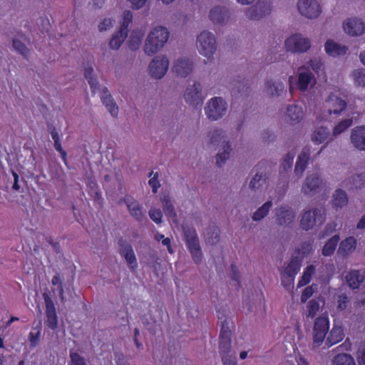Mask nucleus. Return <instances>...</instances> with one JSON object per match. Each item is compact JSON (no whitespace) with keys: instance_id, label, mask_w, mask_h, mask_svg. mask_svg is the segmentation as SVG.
Instances as JSON below:
<instances>
[{"instance_id":"f257e3e1","label":"nucleus","mask_w":365,"mask_h":365,"mask_svg":"<svg viewBox=\"0 0 365 365\" xmlns=\"http://www.w3.org/2000/svg\"><path fill=\"white\" fill-rule=\"evenodd\" d=\"M170 33L163 26L155 27L148 34L145 41L144 51L146 54L151 56L157 53L168 40Z\"/></svg>"},{"instance_id":"f03ea898","label":"nucleus","mask_w":365,"mask_h":365,"mask_svg":"<svg viewBox=\"0 0 365 365\" xmlns=\"http://www.w3.org/2000/svg\"><path fill=\"white\" fill-rule=\"evenodd\" d=\"M218 324L220 325L219 349L222 356H230L228 354L231 349L232 331L230 327V319L224 314V311L217 310Z\"/></svg>"},{"instance_id":"7ed1b4c3","label":"nucleus","mask_w":365,"mask_h":365,"mask_svg":"<svg viewBox=\"0 0 365 365\" xmlns=\"http://www.w3.org/2000/svg\"><path fill=\"white\" fill-rule=\"evenodd\" d=\"M183 236L186 247L193 261L199 264L202 259V253L196 230L191 227H183Z\"/></svg>"},{"instance_id":"20e7f679","label":"nucleus","mask_w":365,"mask_h":365,"mask_svg":"<svg viewBox=\"0 0 365 365\" xmlns=\"http://www.w3.org/2000/svg\"><path fill=\"white\" fill-rule=\"evenodd\" d=\"M293 76L289 78V90L291 93H293L294 89L304 92L308 89L312 83H316L314 75L309 70V68L306 66H302L298 68L297 80L295 83H293Z\"/></svg>"},{"instance_id":"39448f33","label":"nucleus","mask_w":365,"mask_h":365,"mask_svg":"<svg viewBox=\"0 0 365 365\" xmlns=\"http://www.w3.org/2000/svg\"><path fill=\"white\" fill-rule=\"evenodd\" d=\"M197 47L200 53L207 56L210 60L216 51V41L215 36L208 31H202L197 38Z\"/></svg>"},{"instance_id":"423d86ee","label":"nucleus","mask_w":365,"mask_h":365,"mask_svg":"<svg viewBox=\"0 0 365 365\" xmlns=\"http://www.w3.org/2000/svg\"><path fill=\"white\" fill-rule=\"evenodd\" d=\"M227 103L224 99L220 97H214L205 108V113L207 118L211 120H217L221 118L226 112Z\"/></svg>"},{"instance_id":"0eeeda50","label":"nucleus","mask_w":365,"mask_h":365,"mask_svg":"<svg viewBox=\"0 0 365 365\" xmlns=\"http://www.w3.org/2000/svg\"><path fill=\"white\" fill-rule=\"evenodd\" d=\"M329 329V319L327 315L317 317L313 327V342L320 346L324 341Z\"/></svg>"},{"instance_id":"6e6552de","label":"nucleus","mask_w":365,"mask_h":365,"mask_svg":"<svg viewBox=\"0 0 365 365\" xmlns=\"http://www.w3.org/2000/svg\"><path fill=\"white\" fill-rule=\"evenodd\" d=\"M325 220V214L318 208L304 211L300 220L302 230L308 231L318 222L322 225Z\"/></svg>"},{"instance_id":"1a4fd4ad","label":"nucleus","mask_w":365,"mask_h":365,"mask_svg":"<svg viewBox=\"0 0 365 365\" xmlns=\"http://www.w3.org/2000/svg\"><path fill=\"white\" fill-rule=\"evenodd\" d=\"M287 51L304 53L309 49L311 43L309 38H304L301 34H293L285 41Z\"/></svg>"},{"instance_id":"9d476101","label":"nucleus","mask_w":365,"mask_h":365,"mask_svg":"<svg viewBox=\"0 0 365 365\" xmlns=\"http://www.w3.org/2000/svg\"><path fill=\"white\" fill-rule=\"evenodd\" d=\"M299 12L308 19H316L322 12V8L316 0H299L297 4Z\"/></svg>"},{"instance_id":"9b49d317","label":"nucleus","mask_w":365,"mask_h":365,"mask_svg":"<svg viewBox=\"0 0 365 365\" xmlns=\"http://www.w3.org/2000/svg\"><path fill=\"white\" fill-rule=\"evenodd\" d=\"M169 66V61L166 56H156L149 65V73L151 77L160 79L167 72Z\"/></svg>"},{"instance_id":"f8f14e48","label":"nucleus","mask_w":365,"mask_h":365,"mask_svg":"<svg viewBox=\"0 0 365 365\" xmlns=\"http://www.w3.org/2000/svg\"><path fill=\"white\" fill-rule=\"evenodd\" d=\"M185 101L195 107L201 106L205 97L202 94V86L198 82H195L193 86H188L185 92Z\"/></svg>"},{"instance_id":"ddd939ff","label":"nucleus","mask_w":365,"mask_h":365,"mask_svg":"<svg viewBox=\"0 0 365 365\" xmlns=\"http://www.w3.org/2000/svg\"><path fill=\"white\" fill-rule=\"evenodd\" d=\"M119 252L123 257L129 268L135 272L138 268V262L132 246L123 238L118 240Z\"/></svg>"},{"instance_id":"4468645a","label":"nucleus","mask_w":365,"mask_h":365,"mask_svg":"<svg viewBox=\"0 0 365 365\" xmlns=\"http://www.w3.org/2000/svg\"><path fill=\"white\" fill-rule=\"evenodd\" d=\"M271 12L269 2L258 0L256 4L247 11V16L252 20H259Z\"/></svg>"},{"instance_id":"2eb2a0df","label":"nucleus","mask_w":365,"mask_h":365,"mask_svg":"<svg viewBox=\"0 0 365 365\" xmlns=\"http://www.w3.org/2000/svg\"><path fill=\"white\" fill-rule=\"evenodd\" d=\"M123 202L126 205L128 210L133 217L138 222H141L143 220L144 215L142 207L140 205L139 202L134 199V197L127 195L120 199L118 204L120 205Z\"/></svg>"},{"instance_id":"dca6fc26","label":"nucleus","mask_w":365,"mask_h":365,"mask_svg":"<svg viewBox=\"0 0 365 365\" xmlns=\"http://www.w3.org/2000/svg\"><path fill=\"white\" fill-rule=\"evenodd\" d=\"M343 28L349 35L357 36L364 33L365 24L360 19L350 18L344 22Z\"/></svg>"},{"instance_id":"f3484780","label":"nucleus","mask_w":365,"mask_h":365,"mask_svg":"<svg viewBox=\"0 0 365 365\" xmlns=\"http://www.w3.org/2000/svg\"><path fill=\"white\" fill-rule=\"evenodd\" d=\"M275 216L278 225H285L292 222L295 213L288 205H283L276 209Z\"/></svg>"},{"instance_id":"a211bd4d","label":"nucleus","mask_w":365,"mask_h":365,"mask_svg":"<svg viewBox=\"0 0 365 365\" xmlns=\"http://www.w3.org/2000/svg\"><path fill=\"white\" fill-rule=\"evenodd\" d=\"M44 300L46 304V324L49 329L54 330L57 328L58 325V317L56 315V307L53 301L48 295L44 296Z\"/></svg>"},{"instance_id":"6ab92c4d","label":"nucleus","mask_w":365,"mask_h":365,"mask_svg":"<svg viewBox=\"0 0 365 365\" xmlns=\"http://www.w3.org/2000/svg\"><path fill=\"white\" fill-rule=\"evenodd\" d=\"M327 108L330 115H339L346 108L347 103L344 100L334 94H330L326 100Z\"/></svg>"},{"instance_id":"aec40b11","label":"nucleus","mask_w":365,"mask_h":365,"mask_svg":"<svg viewBox=\"0 0 365 365\" xmlns=\"http://www.w3.org/2000/svg\"><path fill=\"white\" fill-rule=\"evenodd\" d=\"M350 140L354 147L365 150V125L356 126L351 130Z\"/></svg>"},{"instance_id":"412c9836","label":"nucleus","mask_w":365,"mask_h":365,"mask_svg":"<svg viewBox=\"0 0 365 365\" xmlns=\"http://www.w3.org/2000/svg\"><path fill=\"white\" fill-rule=\"evenodd\" d=\"M322 184V180L317 174H312L307 177L302 190L305 195H312L319 191Z\"/></svg>"},{"instance_id":"4be33fe9","label":"nucleus","mask_w":365,"mask_h":365,"mask_svg":"<svg viewBox=\"0 0 365 365\" xmlns=\"http://www.w3.org/2000/svg\"><path fill=\"white\" fill-rule=\"evenodd\" d=\"M356 240L354 237H348L340 242L337 254L343 259L346 258L356 250Z\"/></svg>"},{"instance_id":"5701e85b","label":"nucleus","mask_w":365,"mask_h":365,"mask_svg":"<svg viewBox=\"0 0 365 365\" xmlns=\"http://www.w3.org/2000/svg\"><path fill=\"white\" fill-rule=\"evenodd\" d=\"M100 97L103 104L105 105L110 115L113 117H116L118 114V107L107 88L105 87L102 89Z\"/></svg>"},{"instance_id":"b1692460","label":"nucleus","mask_w":365,"mask_h":365,"mask_svg":"<svg viewBox=\"0 0 365 365\" xmlns=\"http://www.w3.org/2000/svg\"><path fill=\"white\" fill-rule=\"evenodd\" d=\"M302 259L299 256H292L290 262L285 267L282 274L287 275L289 282H294L295 276L300 270Z\"/></svg>"},{"instance_id":"393cba45","label":"nucleus","mask_w":365,"mask_h":365,"mask_svg":"<svg viewBox=\"0 0 365 365\" xmlns=\"http://www.w3.org/2000/svg\"><path fill=\"white\" fill-rule=\"evenodd\" d=\"M193 63L188 58H181L178 59L173 66V71L177 76L186 77L192 71Z\"/></svg>"},{"instance_id":"a878e982","label":"nucleus","mask_w":365,"mask_h":365,"mask_svg":"<svg viewBox=\"0 0 365 365\" xmlns=\"http://www.w3.org/2000/svg\"><path fill=\"white\" fill-rule=\"evenodd\" d=\"M326 53L332 57H336L339 56H344L348 50L345 46H341L340 44L335 43L332 40H328L324 46Z\"/></svg>"},{"instance_id":"bb28decb","label":"nucleus","mask_w":365,"mask_h":365,"mask_svg":"<svg viewBox=\"0 0 365 365\" xmlns=\"http://www.w3.org/2000/svg\"><path fill=\"white\" fill-rule=\"evenodd\" d=\"M310 156V149L304 148L298 156L296 162L294 173L297 175L301 176L305 170Z\"/></svg>"},{"instance_id":"cd10ccee","label":"nucleus","mask_w":365,"mask_h":365,"mask_svg":"<svg viewBox=\"0 0 365 365\" xmlns=\"http://www.w3.org/2000/svg\"><path fill=\"white\" fill-rule=\"evenodd\" d=\"M209 16L213 23L221 24L228 19V10L225 6H215L210 10Z\"/></svg>"},{"instance_id":"c85d7f7f","label":"nucleus","mask_w":365,"mask_h":365,"mask_svg":"<svg viewBox=\"0 0 365 365\" xmlns=\"http://www.w3.org/2000/svg\"><path fill=\"white\" fill-rule=\"evenodd\" d=\"M347 284L352 289H358L361 284L364 282L365 276L361 274L359 270H353L349 272L345 277Z\"/></svg>"},{"instance_id":"c756f323","label":"nucleus","mask_w":365,"mask_h":365,"mask_svg":"<svg viewBox=\"0 0 365 365\" xmlns=\"http://www.w3.org/2000/svg\"><path fill=\"white\" fill-rule=\"evenodd\" d=\"M344 337V332L343 328L341 327H334L327 336L326 345L330 347L342 341Z\"/></svg>"},{"instance_id":"7c9ffc66","label":"nucleus","mask_w":365,"mask_h":365,"mask_svg":"<svg viewBox=\"0 0 365 365\" xmlns=\"http://www.w3.org/2000/svg\"><path fill=\"white\" fill-rule=\"evenodd\" d=\"M365 175L364 174L356 175L351 177V179H346L343 181L342 185L349 190L360 188L364 183Z\"/></svg>"},{"instance_id":"2f4dec72","label":"nucleus","mask_w":365,"mask_h":365,"mask_svg":"<svg viewBox=\"0 0 365 365\" xmlns=\"http://www.w3.org/2000/svg\"><path fill=\"white\" fill-rule=\"evenodd\" d=\"M339 240L340 237L339 235L332 236L324 245L322 250V255L324 257L331 256L336 250Z\"/></svg>"},{"instance_id":"473e14b6","label":"nucleus","mask_w":365,"mask_h":365,"mask_svg":"<svg viewBox=\"0 0 365 365\" xmlns=\"http://www.w3.org/2000/svg\"><path fill=\"white\" fill-rule=\"evenodd\" d=\"M287 113L293 123L299 122L304 116L302 108L296 105L289 106L287 108Z\"/></svg>"},{"instance_id":"72a5a7b5","label":"nucleus","mask_w":365,"mask_h":365,"mask_svg":"<svg viewBox=\"0 0 365 365\" xmlns=\"http://www.w3.org/2000/svg\"><path fill=\"white\" fill-rule=\"evenodd\" d=\"M347 202L348 197L346 192L341 189L336 190L333 195V207L335 208L342 207L346 205Z\"/></svg>"},{"instance_id":"f704fd0d","label":"nucleus","mask_w":365,"mask_h":365,"mask_svg":"<svg viewBox=\"0 0 365 365\" xmlns=\"http://www.w3.org/2000/svg\"><path fill=\"white\" fill-rule=\"evenodd\" d=\"M330 133L327 128L320 127L314 130L312 140L317 145L324 143L329 137Z\"/></svg>"},{"instance_id":"c9c22d12","label":"nucleus","mask_w":365,"mask_h":365,"mask_svg":"<svg viewBox=\"0 0 365 365\" xmlns=\"http://www.w3.org/2000/svg\"><path fill=\"white\" fill-rule=\"evenodd\" d=\"M93 69L92 65H88L84 68V76L90 85L91 91L95 93L97 89L99 88V84L97 79L93 75Z\"/></svg>"},{"instance_id":"e433bc0d","label":"nucleus","mask_w":365,"mask_h":365,"mask_svg":"<svg viewBox=\"0 0 365 365\" xmlns=\"http://www.w3.org/2000/svg\"><path fill=\"white\" fill-rule=\"evenodd\" d=\"M315 273V267L312 264L307 266L298 282V287H304L308 284L312 279V277Z\"/></svg>"},{"instance_id":"4c0bfd02","label":"nucleus","mask_w":365,"mask_h":365,"mask_svg":"<svg viewBox=\"0 0 365 365\" xmlns=\"http://www.w3.org/2000/svg\"><path fill=\"white\" fill-rule=\"evenodd\" d=\"M332 365H356L354 358L347 354H339L334 356Z\"/></svg>"},{"instance_id":"58836bf2","label":"nucleus","mask_w":365,"mask_h":365,"mask_svg":"<svg viewBox=\"0 0 365 365\" xmlns=\"http://www.w3.org/2000/svg\"><path fill=\"white\" fill-rule=\"evenodd\" d=\"M272 205V201H267L254 212L252 219L255 221H259L263 219L269 212Z\"/></svg>"},{"instance_id":"ea45409f","label":"nucleus","mask_w":365,"mask_h":365,"mask_svg":"<svg viewBox=\"0 0 365 365\" xmlns=\"http://www.w3.org/2000/svg\"><path fill=\"white\" fill-rule=\"evenodd\" d=\"M220 231L217 227L213 226L207 228L206 232V241L210 245H215L220 239Z\"/></svg>"},{"instance_id":"a19ab883","label":"nucleus","mask_w":365,"mask_h":365,"mask_svg":"<svg viewBox=\"0 0 365 365\" xmlns=\"http://www.w3.org/2000/svg\"><path fill=\"white\" fill-rule=\"evenodd\" d=\"M306 66L309 68V70H312L315 74L319 77L321 75H324V65L321 60L317 58H312L309 61Z\"/></svg>"},{"instance_id":"79ce46f5","label":"nucleus","mask_w":365,"mask_h":365,"mask_svg":"<svg viewBox=\"0 0 365 365\" xmlns=\"http://www.w3.org/2000/svg\"><path fill=\"white\" fill-rule=\"evenodd\" d=\"M162 203L165 214L170 218L176 219L177 215L175 212L174 207L170 202L169 196L164 195L162 198Z\"/></svg>"},{"instance_id":"37998d69","label":"nucleus","mask_w":365,"mask_h":365,"mask_svg":"<svg viewBox=\"0 0 365 365\" xmlns=\"http://www.w3.org/2000/svg\"><path fill=\"white\" fill-rule=\"evenodd\" d=\"M127 36L128 34L123 32L121 33L120 31L115 33L109 42L110 48L112 49H118Z\"/></svg>"},{"instance_id":"c03bdc74","label":"nucleus","mask_w":365,"mask_h":365,"mask_svg":"<svg viewBox=\"0 0 365 365\" xmlns=\"http://www.w3.org/2000/svg\"><path fill=\"white\" fill-rule=\"evenodd\" d=\"M265 86L267 93L270 96L278 95L279 92L284 89V85L282 83H274L272 81L266 82Z\"/></svg>"},{"instance_id":"a18cd8bd","label":"nucleus","mask_w":365,"mask_h":365,"mask_svg":"<svg viewBox=\"0 0 365 365\" xmlns=\"http://www.w3.org/2000/svg\"><path fill=\"white\" fill-rule=\"evenodd\" d=\"M232 149L229 142H226L224 145V150L217 155L216 163L219 167H221L225 161L229 158Z\"/></svg>"},{"instance_id":"49530a36","label":"nucleus","mask_w":365,"mask_h":365,"mask_svg":"<svg viewBox=\"0 0 365 365\" xmlns=\"http://www.w3.org/2000/svg\"><path fill=\"white\" fill-rule=\"evenodd\" d=\"M133 21V14L131 11L126 10L123 13V21L120 24V32L128 34L129 25Z\"/></svg>"},{"instance_id":"de8ad7c7","label":"nucleus","mask_w":365,"mask_h":365,"mask_svg":"<svg viewBox=\"0 0 365 365\" xmlns=\"http://www.w3.org/2000/svg\"><path fill=\"white\" fill-rule=\"evenodd\" d=\"M143 34H136L133 31L128 41V47L131 51H136L140 48L142 43Z\"/></svg>"},{"instance_id":"09e8293b","label":"nucleus","mask_w":365,"mask_h":365,"mask_svg":"<svg viewBox=\"0 0 365 365\" xmlns=\"http://www.w3.org/2000/svg\"><path fill=\"white\" fill-rule=\"evenodd\" d=\"M353 123L352 118H348L340 121L335 125L333 130V135H338L345 131L347 128L351 126Z\"/></svg>"},{"instance_id":"8fccbe9b","label":"nucleus","mask_w":365,"mask_h":365,"mask_svg":"<svg viewBox=\"0 0 365 365\" xmlns=\"http://www.w3.org/2000/svg\"><path fill=\"white\" fill-rule=\"evenodd\" d=\"M320 308L319 300L317 299H312L307 303V317L314 318Z\"/></svg>"},{"instance_id":"3c124183","label":"nucleus","mask_w":365,"mask_h":365,"mask_svg":"<svg viewBox=\"0 0 365 365\" xmlns=\"http://www.w3.org/2000/svg\"><path fill=\"white\" fill-rule=\"evenodd\" d=\"M41 331V325L33 327L32 331L29 333V339L31 346L35 347L38 344Z\"/></svg>"},{"instance_id":"603ef678","label":"nucleus","mask_w":365,"mask_h":365,"mask_svg":"<svg viewBox=\"0 0 365 365\" xmlns=\"http://www.w3.org/2000/svg\"><path fill=\"white\" fill-rule=\"evenodd\" d=\"M354 83L358 86H365V70L357 69L352 73Z\"/></svg>"},{"instance_id":"864d4df0","label":"nucleus","mask_w":365,"mask_h":365,"mask_svg":"<svg viewBox=\"0 0 365 365\" xmlns=\"http://www.w3.org/2000/svg\"><path fill=\"white\" fill-rule=\"evenodd\" d=\"M209 136L210 138V144L218 145L221 142L222 138H224L223 131L221 129L215 128L209 133Z\"/></svg>"},{"instance_id":"5fc2aeb1","label":"nucleus","mask_w":365,"mask_h":365,"mask_svg":"<svg viewBox=\"0 0 365 365\" xmlns=\"http://www.w3.org/2000/svg\"><path fill=\"white\" fill-rule=\"evenodd\" d=\"M69 356L71 359L70 365H86L85 359L78 353L74 351L73 349L70 350Z\"/></svg>"},{"instance_id":"6e6d98bb","label":"nucleus","mask_w":365,"mask_h":365,"mask_svg":"<svg viewBox=\"0 0 365 365\" xmlns=\"http://www.w3.org/2000/svg\"><path fill=\"white\" fill-rule=\"evenodd\" d=\"M13 47L24 58H27L29 55V50L27 48L26 45L17 39L13 40Z\"/></svg>"},{"instance_id":"4d7b16f0","label":"nucleus","mask_w":365,"mask_h":365,"mask_svg":"<svg viewBox=\"0 0 365 365\" xmlns=\"http://www.w3.org/2000/svg\"><path fill=\"white\" fill-rule=\"evenodd\" d=\"M312 243L310 242H304L301 244L300 247L296 250L297 255H300V259H303V257L307 255H309L312 251Z\"/></svg>"},{"instance_id":"13d9d810","label":"nucleus","mask_w":365,"mask_h":365,"mask_svg":"<svg viewBox=\"0 0 365 365\" xmlns=\"http://www.w3.org/2000/svg\"><path fill=\"white\" fill-rule=\"evenodd\" d=\"M294 158V153H288L284 158L282 167L284 172L288 171L292 168L293 160Z\"/></svg>"},{"instance_id":"bf43d9fd","label":"nucleus","mask_w":365,"mask_h":365,"mask_svg":"<svg viewBox=\"0 0 365 365\" xmlns=\"http://www.w3.org/2000/svg\"><path fill=\"white\" fill-rule=\"evenodd\" d=\"M230 277L237 282V289L239 290L240 288V274L237 266L234 264L230 266Z\"/></svg>"},{"instance_id":"052dcab7","label":"nucleus","mask_w":365,"mask_h":365,"mask_svg":"<svg viewBox=\"0 0 365 365\" xmlns=\"http://www.w3.org/2000/svg\"><path fill=\"white\" fill-rule=\"evenodd\" d=\"M87 185L91 188L92 195L95 200H99L101 198V194L98 191V187L95 180L92 178H88Z\"/></svg>"},{"instance_id":"680f3d73","label":"nucleus","mask_w":365,"mask_h":365,"mask_svg":"<svg viewBox=\"0 0 365 365\" xmlns=\"http://www.w3.org/2000/svg\"><path fill=\"white\" fill-rule=\"evenodd\" d=\"M149 217L156 224H160L162 222L163 214L158 209L151 208L149 210Z\"/></svg>"},{"instance_id":"e2e57ef3","label":"nucleus","mask_w":365,"mask_h":365,"mask_svg":"<svg viewBox=\"0 0 365 365\" xmlns=\"http://www.w3.org/2000/svg\"><path fill=\"white\" fill-rule=\"evenodd\" d=\"M264 175L257 173L250 182V187L252 189L258 188L262 185L261 181H264Z\"/></svg>"},{"instance_id":"0e129e2a","label":"nucleus","mask_w":365,"mask_h":365,"mask_svg":"<svg viewBox=\"0 0 365 365\" xmlns=\"http://www.w3.org/2000/svg\"><path fill=\"white\" fill-rule=\"evenodd\" d=\"M314 289L313 288V286H308L302 292L300 299L302 303L306 302L308 299H309L314 294Z\"/></svg>"},{"instance_id":"69168bd1","label":"nucleus","mask_w":365,"mask_h":365,"mask_svg":"<svg viewBox=\"0 0 365 365\" xmlns=\"http://www.w3.org/2000/svg\"><path fill=\"white\" fill-rule=\"evenodd\" d=\"M349 303V299L346 294H341L339 296L337 309L343 311L346 309Z\"/></svg>"},{"instance_id":"338daca9","label":"nucleus","mask_w":365,"mask_h":365,"mask_svg":"<svg viewBox=\"0 0 365 365\" xmlns=\"http://www.w3.org/2000/svg\"><path fill=\"white\" fill-rule=\"evenodd\" d=\"M51 283L53 286H57L58 290L59 292V296L61 297H63V283L61 282V277L58 274H56L51 279Z\"/></svg>"},{"instance_id":"774afa93","label":"nucleus","mask_w":365,"mask_h":365,"mask_svg":"<svg viewBox=\"0 0 365 365\" xmlns=\"http://www.w3.org/2000/svg\"><path fill=\"white\" fill-rule=\"evenodd\" d=\"M357 360L359 365H365V346H362L359 349Z\"/></svg>"}]
</instances>
